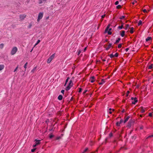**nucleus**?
<instances>
[{
  "label": "nucleus",
  "mask_w": 153,
  "mask_h": 153,
  "mask_svg": "<svg viewBox=\"0 0 153 153\" xmlns=\"http://www.w3.org/2000/svg\"><path fill=\"white\" fill-rule=\"evenodd\" d=\"M129 28V25L128 24H126V25L125 28L124 29L126 30H127Z\"/></svg>",
  "instance_id": "obj_19"
},
{
  "label": "nucleus",
  "mask_w": 153,
  "mask_h": 153,
  "mask_svg": "<svg viewBox=\"0 0 153 153\" xmlns=\"http://www.w3.org/2000/svg\"><path fill=\"white\" fill-rule=\"evenodd\" d=\"M40 42V40H38L37 41V42L35 44V45H37L38 44L39 42Z\"/></svg>",
  "instance_id": "obj_43"
},
{
  "label": "nucleus",
  "mask_w": 153,
  "mask_h": 153,
  "mask_svg": "<svg viewBox=\"0 0 153 153\" xmlns=\"http://www.w3.org/2000/svg\"><path fill=\"white\" fill-rule=\"evenodd\" d=\"M134 2H137V1L135 0H134L133 2L132 3V4L134 5Z\"/></svg>",
  "instance_id": "obj_58"
},
{
  "label": "nucleus",
  "mask_w": 153,
  "mask_h": 153,
  "mask_svg": "<svg viewBox=\"0 0 153 153\" xmlns=\"http://www.w3.org/2000/svg\"><path fill=\"white\" fill-rule=\"evenodd\" d=\"M73 85V83L72 82V80H70L69 81V83L68 84V85L70 86H71L72 87Z\"/></svg>",
  "instance_id": "obj_20"
},
{
  "label": "nucleus",
  "mask_w": 153,
  "mask_h": 153,
  "mask_svg": "<svg viewBox=\"0 0 153 153\" xmlns=\"http://www.w3.org/2000/svg\"><path fill=\"white\" fill-rule=\"evenodd\" d=\"M129 118L130 117L129 116L127 117L124 120V123H126L127 121H128Z\"/></svg>",
  "instance_id": "obj_16"
},
{
  "label": "nucleus",
  "mask_w": 153,
  "mask_h": 153,
  "mask_svg": "<svg viewBox=\"0 0 153 153\" xmlns=\"http://www.w3.org/2000/svg\"><path fill=\"white\" fill-rule=\"evenodd\" d=\"M113 135L112 133L111 132L109 134V136L110 137H111Z\"/></svg>",
  "instance_id": "obj_46"
},
{
  "label": "nucleus",
  "mask_w": 153,
  "mask_h": 153,
  "mask_svg": "<svg viewBox=\"0 0 153 153\" xmlns=\"http://www.w3.org/2000/svg\"><path fill=\"white\" fill-rule=\"evenodd\" d=\"M142 22L141 20H139L138 23V25L139 26L141 25L142 24Z\"/></svg>",
  "instance_id": "obj_27"
},
{
  "label": "nucleus",
  "mask_w": 153,
  "mask_h": 153,
  "mask_svg": "<svg viewBox=\"0 0 153 153\" xmlns=\"http://www.w3.org/2000/svg\"><path fill=\"white\" fill-rule=\"evenodd\" d=\"M65 91L64 90H62L61 91V92L63 94H64V92Z\"/></svg>",
  "instance_id": "obj_52"
},
{
  "label": "nucleus",
  "mask_w": 153,
  "mask_h": 153,
  "mask_svg": "<svg viewBox=\"0 0 153 153\" xmlns=\"http://www.w3.org/2000/svg\"><path fill=\"white\" fill-rule=\"evenodd\" d=\"M123 122V120L122 119H121L119 122L120 124L122 123Z\"/></svg>",
  "instance_id": "obj_51"
},
{
  "label": "nucleus",
  "mask_w": 153,
  "mask_h": 153,
  "mask_svg": "<svg viewBox=\"0 0 153 153\" xmlns=\"http://www.w3.org/2000/svg\"><path fill=\"white\" fill-rule=\"evenodd\" d=\"M121 40V39L120 38H118V39L116 40V41L115 43H117L119 42Z\"/></svg>",
  "instance_id": "obj_29"
},
{
  "label": "nucleus",
  "mask_w": 153,
  "mask_h": 153,
  "mask_svg": "<svg viewBox=\"0 0 153 153\" xmlns=\"http://www.w3.org/2000/svg\"><path fill=\"white\" fill-rule=\"evenodd\" d=\"M134 28L133 27H131L130 28V33H133L134 32Z\"/></svg>",
  "instance_id": "obj_24"
},
{
  "label": "nucleus",
  "mask_w": 153,
  "mask_h": 153,
  "mask_svg": "<svg viewBox=\"0 0 153 153\" xmlns=\"http://www.w3.org/2000/svg\"><path fill=\"white\" fill-rule=\"evenodd\" d=\"M88 149V148H86L84 151L82 152V153H85V152H86Z\"/></svg>",
  "instance_id": "obj_33"
},
{
  "label": "nucleus",
  "mask_w": 153,
  "mask_h": 153,
  "mask_svg": "<svg viewBox=\"0 0 153 153\" xmlns=\"http://www.w3.org/2000/svg\"><path fill=\"white\" fill-rule=\"evenodd\" d=\"M70 79V77H68L67 78V79H66V81H65V84L64 85V86H65L67 84V82H68L69 79Z\"/></svg>",
  "instance_id": "obj_25"
},
{
  "label": "nucleus",
  "mask_w": 153,
  "mask_h": 153,
  "mask_svg": "<svg viewBox=\"0 0 153 153\" xmlns=\"http://www.w3.org/2000/svg\"><path fill=\"white\" fill-rule=\"evenodd\" d=\"M82 91V89L81 88H79V93H80Z\"/></svg>",
  "instance_id": "obj_49"
},
{
  "label": "nucleus",
  "mask_w": 153,
  "mask_h": 153,
  "mask_svg": "<svg viewBox=\"0 0 153 153\" xmlns=\"http://www.w3.org/2000/svg\"><path fill=\"white\" fill-rule=\"evenodd\" d=\"M62 98H63L62 96L61 95H59L58 96V99L59 100H62Z\"/></svg>",
  "instance_id": "obj_11"
},
{
  "label": "nucleus",
  "mask_w": 153,
  "mask_h": 153,
  "mask_svg": "<svg viewBox=\"0 0 153 153\" xmlns=\"http://www.w3.org/2000/svg\"><path fill=\"white\" fill-rule=\"evenodd\" d=\"M153 137V134L147 137L146 138V139H148V138H151V137Z\"/></svg>",
  "instance_id": "obj_31"
},
{
  "label": "nucleus",
  "mask_w": 153,
  "mask_h": 153,
  "mask_svg": "<svg viewBox=\"0 0 153 153\" xmlns=\"http://www.w3.org/2000/svg\"><path fill=\"white\" fill-rule=\"evenodd\" d=\"M110 26V25H108L106 28V33L107 32L108 34L109 35L112 33V32L110 31L112 30V28L109 27Z\"/></svg>",
  "instance_id": "obj_1"
},
{
  "label": "nucleus",
  "mask_w": 153,
  "mask_h": 153,
  "mask_svg": "<svg viewBox=\"0 0 153 153\" xmlns=\"http://www.w3.org/2000/svg\"><path fill=\"white\" fill-rule=\"evenodd\" d=\"M125 17V16H120V19H124Z\"/></svg>",
  "instance_id": "obj_38"
},
{
  "label": "nucleus",
  "mask_w": 153,
  "mask_h": 153,
  "mask_svg": "<svg viewBox=\"0 0 153 153\" xmlns=\"http://www.w3.org/2000/svg\"><path fill=\"white\" fill-rule=\"evenodd\" d=\"M36 148H35V149H32L31 150V152H34V151H35V150H36Z\"/></svg>",
  "instance_id": "obj_54"
},
{
  "label": "nucleus",
  "mask_w": 153,
  "mask_h": 153,
  "mask_svg": "<svg viewBox=\"0 0 153 153\" xmlns=\"http://www.w3.org/2000/svg\"><path fill=\"white\" fill-rule=\"evenodd\" d=\"M120 123L119 122H117L116 123V126H120Z\"/></svg>",
  "instance_id": "obj_36"
},
{
  "label": "nucleus",
  "mask_w": 153,
  "mask_h": 153,
  "mask_svg": "<svg viewBox=\"0 0 153 153\" xmlns=\"http://www.w3.org/2000/svg\"><path fill=\"white\" fill-rule=\"evenodd\" d=\"M36 67L34 68L32 70H31V72H34V71L36 69Z\"/></svg>",
  "instance_id": "obj_48"
},
{
  "label": "nucleus",
  "mask_w": 153,
  "mask_h": 153,
  "mask_svg": "<svg viewBox=\"0 0 153 153\" xmlns=\"http://www.w3.org/2000/svg\"><path fill=\"white\" fill-rule=\"evenodd\" d=\"M130 93V91H127L126 92V96L128 97V94Z\"/></svg>",
  "instance_id": "obj_37"
},
{
  "label": "nucleus",
  "mask_w": 153,
  "mask_h": 153,
  "mask_svg": "<svg viewBox=\"0 0 153 153\" xmlns=\"http://www.w3.org/2000/svg\"><path fill=\"white\" fill-rule=\"evenodd\" d=\"M125 31L124 30H122L121 33V35L122 37H124L125 35Z\"/></svg>",
  "instance_id": "obj_17"
},
{
  "label": "nucleus",
  "mask_w": 153,
  "mask_h": 153,
  "mask_svg": "<svg viewBox=\"0 0 153 153\" xmlns=\"http://www.w3.org/2000/svg\"><path fill=\"white\" fill-rule=\"evenodd\" d=\"M4 67V65H0V71L3 70Z\"/></svg>",
  "instance_id": "obj_18"
},
{
  "label": "nucleus",
  "mask_w": 153,
  "mask_h": 153,
  "mask_svg": "<svg viewBox=\"0 0 153 153\" xmlns=\"http://www.w3.org/2000/svg\"><path fill=\"white\" fill-rule=\"evenodd\" d=\"M123 24H124L122 23L121 25L119 26V27H118V28H119V29H120V30L122 29L123 28Z\"/></svg>",
  "instance_id": "obj_22"
},
{
  "label": "nucleus",
  "mask_w": 153,
  "mask_h": 153,
  "mask_svg": "<svg viewBox=\"0 0 153 153\" xmlns=\"http://www.w3.org/2000/svg\"><path fill=\"white\" fill-rule=\"evenodd\" d=\"M61 138V137L60 136H59V137H56V140H58L60 139Z\"/></svg>",
  "instance_id": "obj_42"
},
{
  "label": "nucleus",
  "mask_w": 153,
  "mask_h": 153,
  "mask_svg": "<svg viewBox=\"0 0 153 153\" xmlns=\"http://www.w3.org/2000/svg\"><path fill=\"white\" fill-rule=\"evenodd\" d=\"M81 52H82V50H79V51L78 52V53L77 55H79V54Z\"/></svg>",
  "instance_id": "obj_41"
},
{
  "label": "nucleus",
  "mask_w": 153,
  "mask_h": 153,
  "mask_svg": "<svg viewBox=\"0 0 153 153\" xmlns=\"http://www.w3.org/2000/svg\"><path fill=\"white\" fill-rule=\"evenodd\" d=\"M112 44L109 43L108 46V47L106 48V50H108L111 46Z\"/></svg>",
  "instance_id": "obj_12"
},
{
  "label": "nucleus",
  "mask_w": 153,
  "mask_h": 153,
  "mask_svg": "<svg viewBox=\"0 0 153 153\" xmlns=\"http://www.w3.org/2000/svg\"><path fill=\"white\" fill-rule=\"evenodd\" d=\"M152 38L151 37H148L146 39V42H148L149 41L152 40Z\"/></svg>",
  "instance_id": "obj_14"
},
{
  "label": "nucleus",
  "mask_w": 153,
  "mask_h": 153,
  "mask_svg": "<svg viewBox=\"0 0 153 153\" xmlns=\"http://www.w3.org/2000/svg\"><path fill=\"white\" fill-rule=\"evenodd\" d=\"M17 51V48L16 47H15L13 48L11 52V54L13 55L15 54Z\"/></svg>",
  "instance_id": "obj_3"
},
{
  "label": "nucleus",
  "mask_w": 153,
  "mask_h": 153,
  "mask_svg": "<svg viewBox=\"0 0 153 153\" xmlns=\"http://www.w3.org/2000/svg\"><path fill=\"white\" fill-rule=\"evenodd\" d=\"M119 3V1H117L115 2V4L116 5H117Z\"/></svg>",
  "instance_id": "obj_45"
},
{
  "label": "nucleus",
  "mask_w": 153,
  "mask_h": 153,
  "mask_svg": "<svg viewBox=\"0 0 153 153\" xmlns=\"http://www.w3.org/2000/svg\"><path fill=\"white\" fill-rule=\"evenodd\" d=\"M128 50H129V48H126V49L125 51H126V52H127L128 51Z\"/></svg>",
  "instance_id": "obj_60"
},
{
  "label": "nucleus",
  "mask_w": 153,
  "mask_h": 153,
  "mask_svg": "<svg viewBox=\"0 0 153 153\" xmlns=\"http://www.w3.org/2000/svg\"><path fill=\"white\" fill-rule=\"evenodd\" d=\"M138 102V100L137 97H135V99L134 100V101L132 102V104L133 105H135L136 103Z\"/></svg>",
  "instance_id": "obj_7"
},
{
  "label": "nucleus",
  "mask_w": 153,
  "mask_h": 153,
  "mask_svg": "<svg viewBox=\"0 0 153 153\" xmlns=\"http://www.w3.org/2000/svg\"><path fill=\"white\" fill-rule=\"evenodd\" d=\"M26 17V15L25 14L20 15L19 16V18L21 20H23Z\"/></svg>",
  "instance_id": "obj_5"
},
{
  "label": "nucleus",
  "mask_w": 153,
  "mask_h": 153,
  "mask_svg": "<svg viewBox=\"0 0 153 153\" xmlns=\"http://www.w3.org/2000/svg\"><path fill=\"white\" fill-rule=\"evenodd\" d=\"M55 53L53 54L49 58H50L52 60L54 58L55 56Z\"/></svg>",
  "instance_id": "obj_23"
},
{
  "label": "nucleus",
  "mask_w": 153,
  "mask_h": 153,
  "mask_svg": "<svg viewBox=\"0 0 153 153\" xmlns=\"http://www.w3.org/2000/svg\"><path fill=\"white\" fill-rule=\"evenodd\" d=\"M18 65L17 66L16 68L14 70V72H15L16 71V70L18 68Z\"/></svg>",
  "instance_id": "obj_55"
},
{
  "label": "nucleus",
  "mask_w": 153,
  "mask_h": 153,
  "mask_svg": "<svg viewBox=\"0 0 153 153\" xmlns=\"http://www.w3.org/2000/svg\"><path fill=\"white\" fill-rule=\"evenodd\" d=\"M87 90H85L83 92V94H84L85 93H86L87 91Z\"/></svg>",
  "instance_id": "obj_56"
},
{
  "label": "nucleus",
  "mask_w": 153,
  "mask_h": 153,
  "mask_svg": "<svg viewBox=\"0 0 153 153\" xmlns=\"http://www.w3.org/2000/svg\"><path fill=\"white\" fill-rule=\"evenodd\" d=\"M105 16V14H104L101 16L102 18H104Z\"/></svg>",
  "instance_id": "obj_59"
},
{
  "label": "nucleus",
  "mask_w": 153,
  "mask_h": 153,
  "mask_svg": "<svg viewBox=\"0 0 153 153\" xmlns=\"http://www.w3.org/2000/svg\"><path fill=\"white\" fill-rule=\"evenodd\" d=\"M153 64H152L150 65L149 66H148V69H152V67H153Z\"/></svg>",
  "instance_id": "obj_26"
},
{
  "label": "nucleus",
  "mask_w": 153,
  "mask_h": 153,
  "mask_svg": "<svg viewBox=\"0 0 153 153\" xmlns=\"http://www.w3.org/2000/svg\"><path fill=\"white\" fill-rule=\"evenodd\" d=\"M32 24H30L28 26V27H27V28H30L31 27V26H32Z\"/></svg>",
  "instance_id": "obj_40"
},
{
  "label": "nucleus",
  "mask_w": 153,
  "mask_h": 153,
  "mask_svg": "<svg viewBox=\"0 0 153 153\" xmlns=\"http://www.w3.org/2000/svg\"><path fill=\"white\" fill-rule=\"evenodd\" d=\"M109 56L111 58L114 57H117L118 56V53H115L113 52L112 53L109 55Z\"/></svg>",
  "instance_id": "obj_2"
},
{
  "label": "nucleus",
  "mask_w": 153,
  "mask_h": 153,
  "mask_svg": "<svg viewBox=\"0 0 153 153\" xmlns=\"http://www.w3.org/2000/svg\"><path fill=\"white\" fill-rule=\"evenodd\" d=\"M36 146H37V145H36V144H34V145H33V147H35Z\"/></svg>",
  "instance_id": "obj_63"
},
{
  "label": "nucleus",
  "mask_w": 153,
  "mask_h": 153,
  "mask_svg": "<svg viewBox=\"0 0 153 153\" xmlns=\"http://www.w3.org/2000/svg\"><path fill=\"white\" fill-rule=\"evenodd\" d=\"M122 44H120L118 45V48H120L122 47Z\"/></svg>",
  "instance_id": "obj_35"
},
{
  "label": "nucleus",
  "mask_w": 153,
  "mask_h": 153,
  "mask_svg": "<svg viewBox=\"0 0 153 153\" xmlns=\"http://www.w3.org/2000/svg\"><path fill=\"white\" fill-rule=\"evenodd\" d=\"M86 48H87V47H85L84 48V51L85 52L86 51Z\"/></svg>",
  "instance_id": "obj_62"
},
{
  "label": "nucleus",
  "mask_w": 153,
  "mask_h": 153,
  "mask_svg": "<svg viewBox=\"0 0 153 153\" xmlns=\"http://www.w3.org/2000/svg\"><path fill=\"white\" fill-rule=\"evenodd\" d=\"M71 87L72 86H70L69 85H68L65 88V90L66 91H68L69 90H70V89L71 88Z\"/></svg>",
  "instance_id": "obj_15"
},
{
  "label": "nucleus",
  "mask_w": 153,
  "mask_h": 153,
  "mask_svg": "<svg viewBox=\"0 0 153 153\" xmlns=\"http://www.w3.org/2000/svg\"><path fill=\"white\" fill-rule=\"evenodd\" d=\"M105 82L104 79H102L101 80L100 82L99 83V84L100 85H102Z\"/></svg>",
  "instance_id": "obj_10"
},
{
  "label": "nucleus",
  "mask_w": 153,
  "mask_h": 153,
  "mask_svg": "<svg viewBox=\"0 0 153 153\" xmlns=\"http://www.w3.org/2000/svg\"><path fill=\"white\" fill-rule=\"evenodd\" d=\"M140 111L142 113H143L145 112V110L143 107H141Z\"/></svg>",
  "instance_id": "obj_13"
},
{
  "label": "nucleus",
  "mask_w": 153,
  "mask_h": 153,
  "mask_svg": "<svg viewBox=\"0 0 153 153\" xmlns=\"http://www.w3.org/2000/svg\"><path fill=\"white\" fill-rule=\"evenodd\" d=\"M52 60L50 58H49L48 59L47 61V62L48 63H50L51 61Z\"/></svg>",
  "instance_id": "obj_28"
},
{
  "label": "nucleus",
  "mask_w": 153,
  "mask_h": 153,
  "mask_svg": "<svg viewBox=\"0 0 153 153\" xmlns=\"http://www.w3.org/2000/svg\"><path fill=\"white\" fill-rule=\"evenodd\" d=\"M131 122H130V121H129L128 122V124L127 126L128 127V128H130L131 127Z\"/></svg>",
  "instance_id": "obj_21"
},
{
  "label": "nucleus",
  "mask_w": 153,
  "mask_h": 153,
  "mask_svg": "<svg viewBox=\"0 0 153 153\" xmlns=\"http://www.w3.org/2000/svg\"><path fill=\"white\" fill-rule=\"evenodd\" d=\"M95 77L94 76H92L90 77V81L91 82L93 83L95 81Z\"/></svg>",
  "instance_id": "obj_6"
},
{
  "label": "nucleus",
  "mask_w": 153,
  "mask_h": 153,
  "mask_svg": "<svg viewBox=\"0 0 153 153\" xmlns=\"http://www.w3.org/2000/svg\"><path fill=\"white\" fill-rule=\"evenodd\" d=\"M140 129H143V126H141V127H140Z\"/></svg>",
  "instance_id": "obj_64"
},
{
  "label": "nucleus",
  "mask_w": 153,
  "mask_h": 153,
  "mask_svg": "<svg viewBox=\"0 0 153 153\" xmlns=\"http://www.w3.org/2000/svg\"><path fill=\"white\" fill-rule=\"evenodd\" d=\"M143 11L144 13H146L147 12V10L146 9H144L143 10Z\"/></svg>",
  "instance_id": "obj_57"
},
{
  "label": "nucleus",
  "mask_w": 153,
  "mask_h": 153,
  "mask_svg": "<svg viewBox=\"0 0 153 153\" xmlns=\"http://www.w3.org/2000/svg\"><path fill=\"white\" fill-rule=\"evenodd\" d=\"M107 111L108 113H109L110 114H111L112 113L111 111H109L108 109H107Z\"/></svg>",
  "instance_id": "obj_44"
},
{
  "label": "nucleus",
  "mask_w": 153,
  "mask_h": 153,
  "mask_svg": "<svg viewBox=\"0 0 153 153\" xmlns=\"http://www.w3.org/2000/svg\"><path fill=\"white\" fill-rule=\"evenodd\" d=\"M152 113H150L149 114V116L150 117H152Z\"/></svg>",
  "instance_id": "obj_47"
},
{
  "label": "nucleus",
  "mask_w": 153,
  "mask_h": 153,
  "mask_svg": "<svg viewBox=\"0 0 153 153\" xmlns=\"http://www.w3.org/2000/svg\"><path fill=\"white\" fill-rule=\"evenodd\" d=\"M43 16V14L42 13H39L38 16V19H37V21H39L41 19H42Z\"/></svg>",
  "instance_id": "obj_4"
},
{
  "label": "nucleus",
  "mask_w": 153,
  "mask_h": 153,
  "mask_svg": "<svg viewBox=\"0 0 153 153\" xmlns=\"http://www.w3.org/2000/svg\"><path fill=\"white\" fill-rule=\"evenodd\" d=\"M109 111H111L112 110L113 111H114V109H112L111 108H109L108 109V108Z\"/></svg>",
  "instance_id": "obj_53"
},
{
  "label": "nucleus",
  "mask_w": 153,
  "mask_h": 153,
  "mask_svg": "<svg viewBox=\"0 0 153 153\" xmlns=\"http://www.w3.org/2000/svg\"><path fill=\"white\" fill-rule=\"evenodd\" d=\"M54 136L52 134L49 135V137L50 139L52 138Z\"/></svg>",
  "instance_id": "obj_32"
},
{
  "label": "nucleus",
  "mask_w": 153,
  "mask_h": 153,
  "mask_svg": "<svg viewBox=\"0 0 153 153\" xmlns=\"http://www.w3.org/2000/svg\"><path fill=\"white\" fill-rule=\"evenodd\" d=\"M47 0H39L38 3L41 4L43 2H45Z\"/></svg>",
  "instance_id": "obj_9"
},
{
  "label": "nucleus",
  "mask_w": 153,
  "mask_h": 153,
  "mask_svg": "<svg viewBox=\"0 0 153 153\" xmlns=\"http://www.w3.org/2000/svg\"><path fill=\"white\" fill-rule=\"evenodd\" d=\"M49 130L50 131H54V130L53 129V128H51V129H49Z\"/></svg>",
  "instance_id": "obj_50"
},
{
  "label": "nucleus",
  "mask_w": 153,
  "mask_h": 153,
  "mask_svg": "<svg viewBox=\"0 0 153 153\" xmlns=\"http://www.w3.org/2000/svg\"><path fill=\"white\" fill-rule=\"evenodd\" d=\"M135 99V97H132L131 98V100H134Z\"/></svg>",
  "instance_id": "obj_61"
},
{
  "label": "nucleus",
  "mask_w": 153,
  "mask_h": 153,
  "mask_svg": "<svg viewBox=\"0 0 153 153\" xmlns=\"http://www.w3.org/2000/svg\"><path fill=\"white\" fill-rule=\"evenodd\" d=\"M4 46V44L3 43H1L0 45V48L2 49L3 48Z\"/></svg>",
  "instance_id": "obj_30"
},
{
  "label": "nucleus",
  "mask_w": 153,
  "mask_h": 153,
  "mask_svg": "<svg viewBox=\"0 0 153 153\" xmlns=\"http://www.w3.org/2000/svg\"><path fill=\"white\" fill-rule=\"evenodd\" d=\"M121 5H117L116 7V8L117 9H120V8H121Z\"/></svg>",
  "instance_id": "obj_34"
},
{
  "label": "nucleus",
  "mask_w": 153,
  "mask_h": 153,
  "mask_svg": "<svg viewBox=\"0 0 153 153\" xmlns=\"http://www.w3.org/2000/svg\"><path fill=\"white\" fill-rule=\"evenodd\" d=\"M35 144L37 146L39 145L40 143V142L41 141L40 140H37L36 139L35 140Z\"/></svg>",
  "instance_id": "obj_8"
},
{
  "label": "nucleus",
  "mask_w": 153,
  "mask_h": 153,
  "mask_svg": "<svg viewBox=\"0 0 153 153\" xmlns=\"http://www.w3.org/2000/svg\"><path fill=\"white\" fill-rule=\"evenodd\" d=\"M28 64V63L27 62H26V63L25 64V65H24V68H25V69H26L27 68V65Z\"/></svg>",
  "instance_id": "obj_39"
}]
</instances>
